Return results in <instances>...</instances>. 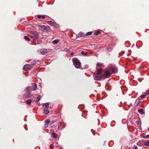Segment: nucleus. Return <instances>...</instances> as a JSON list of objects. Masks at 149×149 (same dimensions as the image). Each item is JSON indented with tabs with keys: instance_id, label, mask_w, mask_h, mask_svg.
<instances>
[{
	"instance_id": "1",
	"label": "nucleus",
	"mask_w": 149,
	"mask_h": 149,
	"mask_svg": "<svg viewBox=\"0 0 149 149\" xmlns=\"http://www.w3.org/2000/svg\"><path fill=\"white\" fill-rule=\"evenodd\" d=\"M31 87H28L25 90V91L26 92L24 93L23 95V97L24 98H29L31 97L32 96V95L31 94Z\"/></svg>"
},
{
	"instance_id": "2",
	"label": "nucleus",
	"mask_w": 149,
	"mask_h": 149,
	"mask_svg": "<svg viewBox=\"0 0 149 149\" xmlns=\"http://www.w3.org/2000/svg\"><path fill=\"white\" fill-rule=\"evenodd\" d=\"M108 68L112 71V74H116L118 71L117 68L113 64H109L108 66Z\"/></svg>"
},
{
	"instance_id": "3",
	"label": "nucleus",
	"mask_w": 149,
	"mask_h": 149,
	"mask_svg": "<svg viewBox=\"0 0 149 149\" xmlns=\"http://www.w3.org/2000/svg\"><path fill=\"white\" fill-rule=\"evenodd\" d=\"M72 61L73 64L76 68H80L81 65V63L78 59L75 58H74L72 59Z\"/></svg>"
},
{
	"instance_id": "4",
	"label": "nucleus",
	"mask_w": 149,
	"mask_h": 149,
	"mask_svg": "<svg viewBox=\"0 0 149 149\" xmlns=\"http://www.w3.org/2000/svg\"><path fill=\"white\" fill-rule=\"evenodd\" d=\"M32 35L30 36L29 35L31 38H32L33 40H37L38 38V33L36 31H32L31 33Z\"/></svg>"
},
{
	"instance_id": "5",
	"label": "nucleus",
	"mask_w": 149,
	"mask_h": 149,
	"mask_svg": "<svg viewBox=\"0 0 149 149\" xmlns=\"http://www.w3.org/2000/svg\"><path fill=\"white\" fill-rule=\"evenodd\" d=\"M111 73L108 70H107L104 72V74L101 75V77L102 79L108 78L111 76Z\"/></svg>"
},
{
	"instance_id": "6",
	"label": "nucleus",
	"mask_w": 149,
	"mask_h": 149,
	"mask_svg": "<svg viewBox=\"0 0 149 149\" xmlns=\"http://www.w3.org/2000/svg\"><path fill=\"white\" fill-rule=\"evenodd\" d=\"M38 27L40 29L42 30L43 31H47L49 30V28L48 27L46 26L45 25L39 26Z\"/></svg>"
},
{
	"instance_id": "7",
	"label": "nucleus",
	"mask_w": 149,
	"mask_h": 149,
	"mask_svg": "<svg viewBox=\"0 0 149 149\" xmlns=\"http://www.w3.org/2000/svg\"><path fill=\"white\" fill-rule=\"evenodd\" d=\"M48 23L50 25L54 26L57 28L59 27V26L56 23L54 22H53L51 21H48Z\"/></svg>"
},
{
	"instance_id": "8",
	"label": "nucleus",
	"mask_w": 149,
	"mask_h": 149,
	"mask_svg": "<svg viewBox=\"0 0 149 149\" xmlns=\"http://www.w3.org/2000/svg\"><path fill=\"white\" fill-rule=\"evenodd\" d=\"M31 68V66L29 64H26L23 67V69L25 71H27L30 70Z\"/></svg>"
},
{
	"instance_id": "9",
	"label": "nucleus",
	"mask_w": 149,
	"mask_h": 149,
	"mask_svg": "<svg viewBox=\"0 0 149 149\" xmlns=\"http://www.w3.org/2000/svg\"><path fill=\"white\" fill-rule=\"evenodd\" d=\"M94 79L95 80H101L102 79V77H101V75L100 76H99L97 75H93Z\"/></svg>"
},
{
	"instance_id": "10",
	"label": "nucleus",
	"mask_w": 149,
	"mask_h": 149,
	"mask_svg": "<svg viewBox=\"0 0 149 149\" xmlns=\"http://www.w3.org/2000/svg\"><path fill=\"white\" fill-rule=\"evenodd\" d=\"M31 87V89L32 88L33 90L34 91H35L37 89V85L34 83L32 84V86Z\"/></svg>"
},
{
	"instance_id": "11",
	"label": "nucleus",
	"mask_w": 149,
	"mask_h": 149,
	"mask_svg": "<svg viewBox=\"0 0 149 149\" xmlns=\"http://www.w3.org/2000/svg\"><path fill=\"white\" fill-rule=\"evenodd\" d=\"M40 52L42 54H47V49H41L40 50Z\"/></svg>"
},
{
	"instance_id": "12",
	"label": "nucleus",
	"mask_w": 149,
	"mask_h": 149,
	"mask_svg": "<svg viewBox=\"0 0 149 149\" xmlns=\"http://www.w3.org/2000/svg\"><path fill=\"white\" fill-rule=\"evenodd\" d=\"M85 35V34L84 33L82 32H80L77 35V36L78 37L80 38L84 36Z\"/></svg>"
},
{
	"instance_id": "13",
	"label": "nucleus",
	"mask_w": 149,
	"mask_h": 149,
	"mask_svg": "<svg viewBox=\"0 0 149 149\" xmlns=\"http://www.w3.org/2000/svg\"><path fill=\"white\" fill-rule=\"evenodd\" d=\"M96 66L97 67H104V66L103 63L100 62L97 63Z\"/></svg>"
},
{
	"instance_id": "14",
	"label": "nucleus",
	"mask_w": 149,
	"mask_h": 149,
	"mask_svg": "<svg viewBox=\"0 0 149 149\" xmlns=\"http://www.w3.org/2000/svg\"><path fill=\"white\" fill-rule=\"evenodd\" d=\"M41 95H39L36 98V103H38V102H39L41 99Z\"/></svg>"
},
{
	"instance_id": "15",
	"label": "nucleus",
	"mask_w": 149,
	"mask_h": 149,
	"mask_svg": "<svg viewBox=\"0 0 149 149\" xmlns=\"http://www.w3.org/2000/svg\"><path fill=\"white\" fill-rule=\"evenodd\" d=\"M97 74L99 75L101 74L102 71V69H100L97 70Z\"/></svg>"
},
{
	"instance_id": "16",
	"label": "nucleus",
	"mask_w": 149,
	"mask_h": 149,
	"mask_svg": "<svg viewBox=\"0 0 149 149\" xmlns=\"http://www.w3.org/2000/svg\"><path fill=\"white\" fill-rule=\"evenodd\" d=\"M37 16L38 18L39 19H40L41 18H42V19H44L45 18V16L44 15H38Z\"/></svg>"
},
{
	"instance_id": "17",
	"label": "nucleus",
	"mask_w": 149,
	"mask_h": 149,
	"mask_svg": "<svg viewBox=\"0 0 149 149\" xmlns=\"http://www.w3.org/2000/svg\"><path fill=\"white\" fill-rule=\"evenodd\" d=\"M138 112L141 114L143 115L145 113V112L143 111V110L142 109H139L138 110Z\"/></svg>"
},
{
	"instance_id": "18",
	"label": "nucleus",
	"mask_w": 149,
	"mask_h": 149,
	"mask_svg": "<svg viewBox=\"0 0 149 149\" xmlns=\"http://www.w3.org/2000/svg\"><path fill=\"white\" fill-rule=\"evenodd\" d=\"M32 100L30 99H28L26 101V102L27 104L28 105H30L31 104Z\"/></svg>"
},
{
	"instance_id": "19",
	"label": "nucleus",
	"mask_w": 149,
	"mask_h": 149,
	"mask_svg": "<svg viewBox=\"0 0 149 149\" xmlns=\"http://www.w3.org/2000/svg\"><path fill=\"white\" fill-rule=\"evenodd\" d=\"M49 113V111L47 109H44V113L45 115H47Z\"/></svg>"
},
{
	"instance_id": "20",
	"label": "nucleus",
	"mask_w": 149,
	"mask_h": 149,
	"mask_svg": "<svg viewBox=\"0 0 149 149\" xmlns=\"http://www.w3.org/2000/svg\"><path fill=\"white\" fill-rule=\"evenodd\" d=\"M52 137L54 138V139L56 138L57 137V135L54 132H53L52 133Z\"/></svg>"
},
{
	"instance_id": "21",
	"label": "nucleus",
	"mask_w": 149,
	"mask_h": 149,
	"mask_svg": "<svg viewBox=\"0 0 149 149\" xmlns=\"http://www.w3.org/2000/svg\"><path fill=\"white\" fill-rule=\"evenodd\" d=\"M58 39L55 40L52 42V43L54 44H56L58 42Z\"/></svg>"
},
{
	"instance_id": "22",
	"label": "nucleus",
	"mask_w": 149,
	"mask_h": 149,
	"mask_svg": "<svg viewBox=\"0 0 149 149\" xmlns=\"http://www.w3.org/2000/svg\"><path fill=\"white\" fill-rule=\"evenodd\" d=\"M36 61L35 60H33L31 61V65H34L36 64Z\"/></svg>"
},
{
	"instance_id": "23",
	"label": "nucleus",
	"mask_w": 149,
	"mask_h": 149,
	"mask_svg": "<svg viewBox=\"0 0 149 149\" xmlns=\"http://www.w3.org/2000/svg\"><path fill=\"white\" fill-rule=\"evenodd\" d=\"M24 38L27 41H29L30 40V39L29 38V37H28L27 36H25L24 37Z\"/></svg>"
},
{
	"instance_id": "24",
	"label": "nucleus",
	"mask_w": 149,
	"mask_h": 149,
	"mask_svg": "<svg viewBox=\"0 0 149 149\" xmlns=\"http://www.w3.org/2000/svg\"><path fill=\"white\" fill-rule=\"evenodd\" d=\"M49 105V104L48 103H45L43 105V106H45L46 107H48Z\"/></svg>"
},
{
	"instance_id": "25",
	"label": "nucleus",
	"mask_w": 149,
	"mask_h": 149,
	"mask_svg": "<svg viewBox=\"0 0 149 149\" xmlns=\"http://www.w3.org/2000/svg\"><path fill=\"white\" fill-rule=\"evenodd\" d=\"M93 32H87L86 34V36L90 35L92 34Z\"/></svg>"
},
{
	"instance_id": "26",
	"label": "nucleus",
	"mask_w": 149,
	"mask_h": 149,
	"mask_svg": "<svg viewBox=\"0 0 149 149\" xmlns=\"http://www.w3.org/2000/svg\"><path fill=\"white\" fill-rule=\"evenodd\" d=\"M81 54L82 55H86V56L87 55V52L85 53L83 51H82L81 52Z\"/></svg>"
},
{
	"instance_id": "27",
	"label": "nucleus",
	"mask_w": 149,
	"mask_h": 149,
	"mask_svg": "<svg viewBox=\"0 0 149 149\" xmlns=\"http://www.w3.org/2000/svg\"><path fill=\"white\" fill-rule=\"evenodd\" d=\"M50 121V120L49 119H46L45 121V123H47L48 124L49 123Z\"/></svg>"
},
{
	"instance_id": "28",
	"label": "nucleus",
	"mask_w": 149,
	"mask_h": 149,
	"mask_svg": "<svg viewBox=\"0 0 149 149\" xmlns=\"http://www.w3.org/2000/svg\"><path fill=\"white\" fill-rule=\"evenodd\" d=\"M144 145L146 146H149V141L145 142Z\"/></svg>"
},
{
	"instance_id": "29",
	"label": "nucleus",
	"mask_w": 149,
	"mask_h": 149,
	"mask_svg": "<svg viewBox=\"0 0 149 149\" xmlns=\"http://www.w3.org/2000/svg\"><path fill=\"white\" fill-rule=\"evenodd\" d=\"M143 138L145 139H147L149 138V134L144 136Z\"/></svg>"
},
{
	"instance_id": "30",
	"label": "nucleus",
	"mask_w": 149,
	"mask_h": 149,
	"mask_svg": "<svg viewBox=\"0 0 149 149\" xmlns=\"http://www.w3.org/2000/svg\"><path fill=\"white\" fill-rule=\"evenodd\" d=\"M146 95L145 94H144V95H141V98H142L143 99V98H144L146 97Z\"/></svg>"
},
{
	"instance_id": "31",
	"label": "nucleus",
	"mask_w": 149,
	"mask_h": 149,
	"mask_svg": "<svg viewBox=\"0 0 149 149\" xmlns=\"http://www.w3.org/2000/svg\"><path fill=\"white\" fill-rule=\"evenodd\" d=\"M145 94L146 95H149V91H147L145 93Z\"/></svg>"
},
{
	"instance_id": "32",
	"label": "nucleus",
	"mask_w": 149,
	"mask_h": 149,
	"mask_svg": "<svg viewBox=\"0 0 149 149\" xmlns=\"http://www.w3.org/2000/svg\"><path fill=\"white\" fill-rule=\"evenodd\" d=\"M133 149H137L138 147L136 146H134L133 147Z\"/></svg>"
},
{
	"instance_id": "33",
	"label": "nucleus",
	"mask_w": 149,
	"mask_h": 149,
	"mask_svg": "<svg viewBox=\"0 0 149 149\" xmlns=\"http://www.w3.org/2000/svg\"><path fill=\"white\" fill-rule=\"evenodd\" d=\"M48 124H47V123H45V128L47 127H48Z\"/></svg>"
},
{
	"instance_id": "34",
	"label": "nucleus",
	"mask_w": 149,
	"mask_h": 149,
	"mask_svg": "<svg viewBox=\"0 0 149 149\" xmlns=\"http://www.w3.org/2000/svg\"><path fill=\"white\" fill-rule=\"evenodd\" d=\"M100 33V31H97V33L95 34L96 35H98V34Z\"/></svg>"
},
{
	"instance_id": "35",
	"label": "nucleus",
	"mask_w": 149,
	"mask_h": 149,
	"mask_svg": "<svg viewBox=\"0 0 149 149\" xmlns=\"http://www.w3.org/2000/svg\"><path fill=\"white\" fill-rule=\"evenodd\" d=\"M53 146V144H52L50 145V147L51 148Z\"/></svg>"
},
{
	"instance_id": "36",
	"label": "nucleus",
	"mask_w": 149,
	"mask_h": 149,
	"mask_svg": "<svg viewBox=\"0 0 149 149\" xmlns=\"http://www.w3.org/2000/svg\"><path fill=\"white\" fill-rule=\"evenodd\" d=\"M74 54V53H70V55H73V54Z\"/></svg>"
},
{
	"instance_id": "37",
	"label": "nucleus",
	"mask_w": 149,
	"mask_h": 149,
	"mask_svg": "<svg viewBox=\"0 0 149 149\" xmlns=\"http://www.w3.org/2000/svg\"><path fill=\"white\" fill-rule=\"evenodd\" d=\"M141 103V102H140V101H139V102H138L137 103V105H138V104H139V103Z\"/></svg>"
},
{
	"instance_id": "38",
	"label": "nucleus",
	"mask_w": 149,
	"mask_h": 149,
	"mask_svg": "<svg viewBox=\"0 0 149 149\" xmlns=\"http://www.w3.org/2000/svg\"><path fill=\"white\" fill-rule=\"evenodd\" d=\"M148 130H149V128H148Z\"/></svg>"
}]
</instances>
